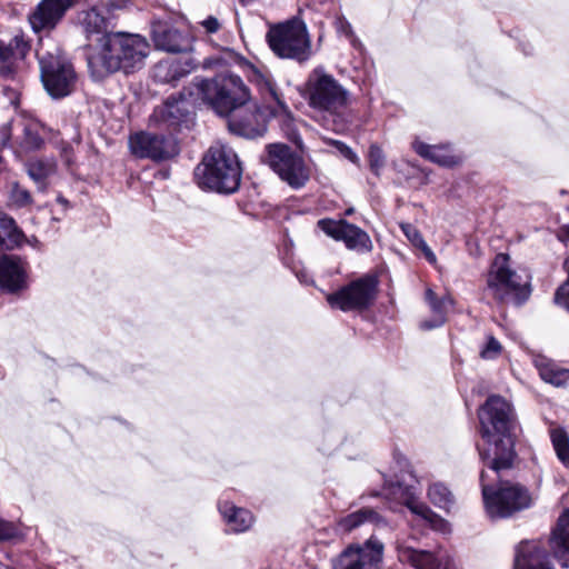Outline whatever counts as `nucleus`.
Masks as SVG:
<instances>
[{"label":"nucleus","instance_id":"obj_1","mask_svg":"<svg viewBox=\"0 0 569 569\" xmlns=\"http://www.w3.org/2000/svg\"><path fill=\"white\" fill-rule=\"evenodd\" d=\"M478 417L481 437L488 443L487 449L479 448L485 466L490 467L493 473L510 469L516 457L511 405L500 396H490L479 409Z\"/></svg>","mask_w":569,"mask_h":569},{"label":"nucleus","instance_id":"obj_2","mask_svg":"<svg viewBox=\"0 0 569 569\" xmlns=\"http://www.w3.org/2000/svg\"><path fill=\"white\" fill-rule=\"evenodd\" d=\"M149 52L150 44L144 37L122 31L110 32L103 37L100 51L88 58V68L94 80L117 71L131 73L144 66Z\"/></svg>","mask_w":569,"mask_h":569},{"label":"nucleus","instance_id":"obj_3","mask_svg":"<svg viewBox=\"0 0 569 569\" xmlns=\"http://www.w3.org/2000/svg\"><path fill=\"white\" fill-rule=\"evenodd\" d=\"M190 96L196 101L209 106L217 114L227 117L238 106L247 104L250 92L242 79L229 71L212 78L194 77L190 84Z\"/></svg>","mask_w":569,"mask_h":569},{"label":"nucleus","instance_id":"obj_4","mask_svg":"<svg viewBox=\"0 0 569 569\" xmlns=\"http://www.w3.org/2000/svg\"><path fill=\"white\" fill-rule=\"evenodd\" d=\"M241 167L232 148L224 144L212 146L203 159V168H197L196 174H202L201 184L220 193H232L241 181Z\"/></svg>","mask_w":569,"mask_h":569},{"label":"nucleus","instance_id":"obj_5","mask_svg":"<svg viewBox=\"0 0 569 569\" xmlns=\"http://www.w3.org/2000/svg\"><path fill=\"white\" fill-rule=\"evenodd\" d=\"M490 473L499 480V487L495 489L490 482L496 479L491 478L489 472L482 470L480 473V483L486 510L491 518H507L515 512L527 509L531 506L532 499L529 491L518 485L509 481H501L499 473Z\"/></svg>","mask_w":569,"mask_h":569},{"label":"nucleus","instance_id":"obj_6","mask_svg":"<svg viewBox=\"0 0 569 569\" xmlns=\"http://www.w3.org/2000/svg\"><path fill=\"white\" fill-rule=\"evenodd\" d=\"M487 288L492 297L500 302L521 305L531 293L530 276L522 271L517 272L509 266V256L499 253L491 263Z\"/></svg>","mask_w":569,"mask_h":569},{"label":"nucleus","instance_id":"obj_7","mask_svg":"<svg viewBox=\"0 0 569 569\" xmlns=\"http://www.w3.org/2000/svg\"><path fill=\"white\" fill-rule=\"evenodd\" d=\"M40 78L46 91L54 99L64 98L74 90L77 73L72 63L58 48L52 51L41 46L37 50Z\"/></svg>","mask_w":569,"mask_h":569},{"label":"nucleus","instance_id":"obj_8","mask_svg":"<svg viewBox=\"0 0 569 569\" xmlns=\"http://www.w3.org/2000/svg\"><path fill=\"white\" fill-rule=\"evenodd\" d=\"M308 91L313 109L337 113L348 102V91L321 67L316 68L310 74Z\"/></svg>","mask_w":569,"mask_h":569},{"label":"nucleus","instance_id":"obj_9","mask_svg":"<svg viewBox=\"0 0 569 569\" xmlns=\"http://www.w3.org/2000/svg\"><path fill=\"white\" fill-rule=\"evenodd\" d=\"M129 149L140 159L162 161L178 154L179 148L172 134L140 131L129 137Z\"/></svg>","mask_w":569,"mask_h":569},{"label":"nucleus","instance_id":"obj_10","mask_svg":"<svg viewBox=\"0 0 569 569\" xmlns=\"http://www.w3.org/2000/svg\"><path fill=\"white\" fill-rule=\"evenodd\" d=\"M376 292V278L366 276L351 281L337 292L329 295L327 300L332 308H338L342 311L362 310L372 303Z\"/></svg>","mask_w":569,"mask_h":569},{"label":"nucleus","instance_id":"obj_11","mask_svg":"<svg viewBox=\"0 0 569 569\" xmlns=\"http://www.w3.org/2000/svg\"><path fill=\"white\" fill-rule=\"evenodd\" d=\"M197 104L200 103L196 101V96H190L189 87L183 89L178 97H169L162 106L156 108L151 120L170 130H177L192 120L193 109Z\"/></svg>","mask_w":569,"mask_h":569},{"label":"nucleus","instance_id":"obj_12","mask_svg":"<svg viewBox=\"0 0 569 569\" xmlns=\"http://www.w3.org/2000/svg\"><path fill=\"white\" fill-rule=\"evenodd\" d=\"M79 0H41L28 13L27 20L36 34H49L58 28Z\"/></svg>","mask_w":569,"mask_h":569},{"label":"nucleus","instance_id":"obj_13","mask_svg":"<svg viewBox=\"0 0 569 569\" xmlns=\"http://www.w3.org/2000/svg\"><path fill=\"white\" fill-rule=\"evenodd\" d=\"M271 113L257 106H238L228 118L229 130L247 139L262 137L267 132L268 119Z\"/></svg>","mask_w":569,"mask_h":569},{"label":"nucleus","instance_id":"obj_14","mask_svg":"<svg viewBox=\"0 0 569 569\" xmlns=\"http://www.w3.org/2000/svg\"><path fill=\"white\" fill-rule=\"evenodd\" d=\"M397 552L401 562L409 563L415 569H458L446 551L419 550L409 539L397 541Z\"/></svg>","mask_w":569,"mask_h":569},{"label":"nucleus","instance_id":"obj_15","mask_svg":"<svg viewBox=\"0 0 569 569\" xmlns=\"http://www.w3.org/2000/svg\"><path fill=\"white\" fill-rule=\"evenodd\" d=\"M318 227L335 240L343 241L350 250L359 252H370L372 250V241L369 234L346 220L321 219L318 221Z\"/></svg>","mask_w":569,"mask_h":569},{"label":"nucleus","instance_id":"obj_16","mask_svg":"<svg viewBox=\"0 0 569 569\" xmlns=\"http://www.w3.org/2000/svg\"><path fill=\"white\" fill-rule=\"evenodd\" d=\"M383 545L369 539L365 546L346 549L333 562V569H379Z\"/></svg>","mask_w":569,"mask_h":569},{"label":"nucleus","instance_id":"obj_17","mask_svg":"<svg viewBox=\"0 0 569 569\" xmlns=\"http://www.w3.org/2000/svg\"><path fill=\"white\" fill-rule=\"evenodd\" d=\"M30 50L22 36L13 37L8 43L0 42V77L3 80H19L20 63Z\"/></svg>","mask_w":569,"mask_h":569},{"label":"nucleus","instance_id":"obj_18","mask_svg":"<svg viewBox=\"0 0 569 569\" xmlns=\"http://www.w3.org/2000/svg\"><path fill=\"white\" fill-rule=\"evenodd\" d=\"M287 59L307 61L311 54V41L303 21L298 18L287 20Z\"/></svg>","mask_w":569,"mask_h":569},{"label":"nucleus","instance_id":"obj_19","mask_svg":"<svg viewBox=\"0 0 569 569\" xmlns=\"http://www.w3.org/2000/svg\"><path fill=\"white\" fill-rule=\"evenodd\" d=\"M197 63L190 57L168 58L159 61L152 69L153 79L160 83L174 86L181 78L196 69Z\"/></svg>","mask_w":569,"mask_h":569},{"label":"nucleus","instance_id":"obj_20","mask_svg":"<svg viewBox=\"0 0 569 569\" xmlns=\"http://www.w3.org/2000/svg\"><path fill=\"white\" fill-rule=\"evenodd\" d=\"M151 32L157 49L179 53L188 49L187 38L172 24L166 21H153Z\"/></svg>","mask_w":569,"mask_h":569},{"label":"nucleus","instance_id":"obj_21","mask_svg":"<svg viewBox=\"0 0 569 569\" xmlns=\"http://www.w3.org/2000/svg\"><path fill=\"white\" fill-rule=\"evenodd\" d=\"M549 546L559 565L562 568H569V509L559 516L549 539Z\"/></svg>","mask_w":569,"mask_h":569},{"label":"nucleus","instance_id":"obj_22","mask_svg":"<svg viewBox=\"0 0 569 569\" xmlns=\"http://www.w3.org/2000/svg\"><path fill=\"white\" fill-rule=\"evenodd\" d=\"M513 569H553L546 550L536 541L521 542L517 549Z\"/></svg>","mask_w":569,"mask_h":569},{"label":"nucleus","instance_id":"obj_23","mask_svg":"<svg viewBox=\"0 0 569 569\" xmlns=\"http://www.w3.org/2000/svg\"><path fill=\"white\" fill-rule=\"evenodd\" d=\"M26 281L21 260L11 256L0 259V287L9 292L20 290Z\"/></svg>","mask_w":569,"mask_h":569},{"label":"nucleus","instance_id":"obj_24","mask_svg":"<svg viewBox=\"0 0 569 569\" xmlns=\"http://www.w3.org/2000/svg\"><path fill=\"white\" fill-rule=\"evenodd\" d=\"M78 23L86 38L92 36L108 34L109 19L103 14L100 6H92L78 13Z\"/></svg>","mask_w":569,"mask_h":569},{"label":"nucleus","instance_id":"obj_25","mask_svg":"<svg viewBox=\"0 0 569 569\" xmlns=\"http://www.w3.org/2000/svg\"><path fill=\"white\" fill-rule=\"evenodd\" d=\"M219 511L228 525L229 530L234 533L249 530L254 522V517L249 510L236 507L227 501L219 503Z\"/></svg>","mask_w":569,"mask_h":569},{"label":"nucleus","instance_id":"obj_26","mask_svg":"<svg viewBox=\"0 0 569 569\" xmlns=\"http://www.w3.org/2000/svg\"><path fill=\"white\" fill-rule=\"evenodd\" d=\"M288 149L289 147L287 146V150ZM310 174V167L306 163L302 156L287 151V184L293 189H299L306 184Z\"/></svg>","mask_w":569,"mask_h":569},{"label":"nucleus","instance_id":"obj_27","mask_svg":"<svg viewBox=\"0 0 569 569\" xmlns=\"http://www.w3.org/2000/svg\"><path fill=\"white\" fill-rule=\"evenodd\" d=\"M43 140L39 134V124L26 118H19V131L14 136V143L24 151L39 149Z\"/></svg>","mask_w":569,"mask_h":569},{"label":"nucleus","instance_id":"obj_28","mask_svg":"<svg viewBox=\"0 0 569 569\" xmlns=\"http://www.w3.org/2000/svg\"><path fill=\"white\" fill-rule=\"evenodd\" d=\"M412 147L419 156L440 166L451 167L458 162V159L451 153L448 146H431L421 141H415Z\"/></svg>","mask_w":569,"mask_h":569},{"label":"nucleus","instance_id":"obj_29","mask_svg":"<svg viewBox=\"0 0 569 569\" xmlns=\"http://www.w3.org/2000/svg\"><path fill=\"white\" fill-rule=\"evenodd\" d=\"M370 522L377 526L385 525L382 517L371 508H362L352 512L338 521V529L343 532H349L359 526Z\"/></svg>","mask_w":569,"mask_h":569},{"label":"nucleus","instance_id":"obj_30","mask_svg":"<svg viewBox=\"0 0 569 569\" xmlns=\"http://www.w3.org/2000/svg\"><path fill=\"white\" fill-rule=\"evenodd\" d=\"M426 300L429 303L435 318L432 321H423L421 323L422 329H435L442 326L446 321V313L452 306L453 301L449 296H445L440 299L436 297V293L431 289L426 290Z\"/></svg>","mask_w":569,"mask_h":569},{"label":"nucleus","instance_id":"obj_31","mask_svg":"<svg viewBox=\"0 0 569 569\" xmlns=\"http://www.w3.org/2000/svg\"><path fill=\"white\" fill-rule=\"evenodd\" d=\"M0 229L7 237L6 239L0 234V249H12L22 243L23 232L18 228L14 219L3 212H0Z\"/></svg>","mask_w":569,"mask_h":569},{"label":"nucleus","instance_id":"obj_32","mask_svg":"<svg viewBox=\"0 0 569 569\" xmlns=\"http://www.w3.org/2000/svg\"><path fill=\"white\" fill-rule=\"evenodd\" d=\"M262 160L279 176L281 180H284V144H269Z\"/></svg>","mask_w":569,"mask_h":569},{"label":"nucleus","instance_id":"obj_33","mask_svg":"<svg viewBox=\"0 0 569 569\" xmlns=\"http://www.w3.org/2000/svg\"><path fill=\"white\" fill-rule=\"evenodd\" d=\"M550 439L553 449L559 460L567 467H569V435L568 432L559 427L551 428Z\"/></svg>","mask_w":569,"mask_h":569},{"label":"nucleus","instance_id":"obj_34","mask_svg":"<svg viewBox=\"0 0 569 569\" xmlns=\"http://www.w3.org/2000/svg\"><path fill=\"white\" fill-rule=\"evenodd\" d=\"M54 164L49 161H33L28 164L29 177L38 184L40 190L47 187V179L53 174Z\"/></svg>","mask_w":569,"mask_h":569},{"label":"nucleus","instance_id":"obj_35","mask_svg":"<svg viewBox=\"0 0 569 569\" xmlns=\"http://www.w3.org/2000/svg\"><path fill=\"white\" fill-rule=\"evenodd\" d=\"M405 503L413 513L428 520L435 528L445 530L447 527V523L443 521V519L433 513L425 503L413 499L411 495L406 498Z\"/></svg>","mask_w":569,"mask_h":569},{"label":"nucleus","instance_id":"obj_36","mask_svg":"<svg viewBox=\"0 0 569 569\" xmlns=\"http://www.w3.org/2000/svg\"><path fill=\"white\" fill-rule=\"evenodd\" d=\"M539 373L542 380L556 387H561L569 382V370L560 369L553 365H539Z\"/></svg>","mask_w":569,"mask_h":569},{"label":"nucleus","instance_id":"obj_37","mask_svg":"<svg viewBox=\"0 0 569 569\" xmlns=\"http://www.w3.org/2000/svg\"><path fill=\"white\" fill-rule=\"evenodd\" d=\"M428 497L435 506L447 511L455 502L451 491L440 482L433 483L429 487Z\"/></svg>","mask_w":569,"mask_h":569},{"label":"nucleus","instance_id":"obj_38","mask_svg":"<svg viewBox=\"0 0 569 569\" xmlns=\"http://www.w3.org/2000/svg\"><path fill=\"white\" fill-rule=\"evenodd\" d=\"M266 39L269 48L279 58H284V22L270 24Z\"/></svg>","mask_w":569,"mask_h":569},{"label":"nucleus","instance_id":"obj_39","mask_svg":"<svg viewBox=\"0 0 569 569\" xmlns=\"http://www.w3.org/2000/svg\"><path fill=\"white\" fill-rule=\"evenodd\" d=\"M251 79L259 86V88L262 91L266 90L270 94V97L278 103L279 107H284L277 93L276 84L272 78L268 73L261 72L256 68H251Z\"/></svg>","mask_w":569,"mask_h":569},{"label":"nucleus","instance_id":"obj_40","mask_svg":"<svg viewBox=\"0 0 569 569\" xmlns=\"http://www.w3.org/2000/svg\"><path fill=\"white\" fill-rule=\"evenodd\" d=\"M19 131V118L12 119L0 126V146L2 148H12L14 136Z\"/></svg>","mask_w":569,"mask_h":569},{"label":"nucleus","instance_id":"obj_41","mask_svg":"<svg viewBox=\"0 0 569 569\" xmlns=\"http://www.w3.org/2000/svg\"><path fill=\"white\" fill-rule=\"evenodd\" d=\"M386 158L380 147L372 144L369 149V164L371 171L379 176L381 169L385 167Z\"/></svg>","mask_w":569,"mask_h":569},{"label":"nucleus","instance_id":"obj_42","mask_svg":"<svg viewBox=\"0 0 569 569\" xmlns=\"http://www.w3.org/2000/svg\"><path fill=\"white\" fill-rule=\"evenodd\" d=\"M563 267L568 272V279L556 291L555 301L557 305L565 307L569 311V257L565 260Z\"/></svg>","mask_w":569,"mask_h":569},{"label":"nucleus","instance_id":"obj_43","mask_svg":"<svg viewBox=\"0 0 569 569\" xmlns=\"http://www.w3.org/2000/svg\"><path fill=\"white\" fill-rule=\"evenodd\" d=\"M11 201L18 207H26L32 202L30 192L20 187L18 183L13 184L10 193Z\"/></svg>","mask_w":569,"mask_h":569},{"label":"nucleus","instance_id":"obj_44","mask_svg":"<svg viewBox=\"0 0 569 569\" xmlns=\"http://www.w3.org/2000/svg\"><path fill=\"white\" fill-rule=\"evenodd\" d=\"M502 347L500 342L493 338L489 337L486 346L480 352L481 358L483 359H496L501 353Z\"/></svg>","mask_w":569,"mask_h":569},{"label":"nucleus","instance_id":"obj_45","mask_svg":"<svg viewBox=\"0 0 569 569\" xmlns=\"http://www.w3.org/2000/svg\"><path fill=\"white\" fill-rule=\"evenodd\" d=\"M401 230L408 238V240L416 246L417 248H420L421 246H425L426 241L423 240L421 233L419 230H417L413 226L409 223H401Z\"/></svg>","mask_w":569,"mask_h":569},{"label":"nucleus","instance_id":"obj_46","mask_svg":"<svg viewBox=\"0 0 569 569\" xmlns=\"http://www.w3.org/2000/svg\"><path fill=\"white\" fill-rule=\"evenodd\" d=\"M199 24L203 28L206 34H214L222 27L219 19L214 16H208L206 19L201 20Z\"/></svg>","mask_w":569,"mask_h":569},{"label":"nucleus","instance_id":"obj_47","mask_svg":"<svg viewBox=\"0 0 569 569\" xmlns=\"http://www.w3.org/2000/svg\"><path fill=\"white\" fill-rule=\"evenodd\" d=\"M17 535V528L11 522L0 519V541L13 539Z\"/></svg>","mask_w":569,"mask_h":569},{"label":"nucleus","instance_id":"obj_48","mask_svg":"<svg viewBox=\"0 0 569 569\" xmlns=\"http://www.w3.org/2000/svg\"><path fill=\"white\" fill-rule=\"evenodd\" d=\"M332 144L345 158H347L351 162L357 163L359 161L358 156L351 150V148H349L343 142L336 140L332 142Z\"/></svg>","mask_w":569,"mask_h":569},{"label":"nucleus","instance_id":"obj_49","mask_svg":"<svg viewBox=\"0 0 569 569\" xmlns=\"http://www.w3.org/2000/svg\"><path fill=\"white\" fill-rule=\"evenodd\" d=\"M130 3V0H106L101 3V8H106L109 12H113L116 10H123Z\"/></svg>","mask_w":569,"mask_h":569},{"label":"nucleus","instance_id":"obj_50","mask_svg":"<svg viewBox=\"0 0 569 569\" xmlns=\"http://www.w3.org/2000/svg\"><path fill=\"white\" fill-rule=\"evenodd\" d=\"M288 141L292 142L300 152L302 151V142L300 137L293 130H291L287 123V142Z\"/></svg>","mask_w":569,"mask_h":569},{"label":"nucleus","instance_id":"obj_51","mask_svg":"<svg viewBox=\"0 0 569 569\" xmlns=\"http://www.w3.org/2000/svg\"><path fill=\"white\" fill-rule=\"evenodd\" d=\"M4 94L8 97L11 104L17 106L19 102V92L17 88L4 87Z\"/></svg>","mask_w":569,"mask_h":569},{"label":"nucleus","instance_id":"obj_52","mask_svg":"<svg viewBox=\"0 0 569 569\" xmlns=\"http://www.w3.org/2000/svg\"><path fill=\"white\" fill-rule=\"evenodd\" d=\"M337 28H338V31L343 32L346 36H348V37L352 36L351 26L346 19H343V18L338 19Z\"/></svg>","mask_w":569,"mask_h":569},{"label":"nucleus","instance_id":"obj_53","mask_svg":"<svg viewBox=\"0 0 569 569\" xmlns=\"http://www.w3.org/2000/svg\"><path fill=\"white\" fill-rule=\"evenodd\" d=\"M420 249L422 250V252H423V254H425L426 259H427L430 263L435 264V263H436V261H437V258H436V254L432 252V250L428 247V244H427V243H425V246H421V247H420Z\"/></svg>","mask_w":569,"mask_h":569},{"label":"nucleus","instance_id":"obj_54","mask_svg":"<svg viewBox=\"0 0 569 569\" xmlns=\"http://www.w3.org/2000/svg\"><path fill=\"white\" fill-rule=\"evenodd\" d=\"M218 62H219L218 59H212V58L204 59L202 62V68H204V69L211 68L212 66H214Z\"/></svg>","mask_w":569,"mask_h":569},{"label":"nucleus","instance_id":"obj_55","mask_svg":"<svg viewBox=\"0 0 569 569\" xmlns=\"http://www.w3.org/2000/svg\"><path fill=\"white\" fill-rule=\"evenodd\" d=\"M57 201L59 203H61L63 207H68L69 206V201L64 197H62V196H58L57 197Z\"/></svg>","mask_w":569,"mask_h":569},{"label":"nucleus","instance_id":"obj_56","mask_svg":"<svg viewBox=\"0 0 569 569\" xmlns=\"http://www.w3.org/2000/svg\"><path fill=\"white\" fill-rule=\"evenodd\" d=\"M561 232L565 238L569 239V224L563 226Z\"/></svg>","mask_w":569,"mask_h":569},{"label":"nucleus","instance_id":"obj_57","mask_svg":"<svg viewBox=\"0 0 569 569\" xmlns=\"http://www.w3.org/2000/svg\"><path fill=\"white\" fill-rule=\"evenodd\" d=\"M353 213V208H349L347 211H346V214L347 216H350Z\"/></svg>","mask_w":569,"mask_h":569}]
</instances>
